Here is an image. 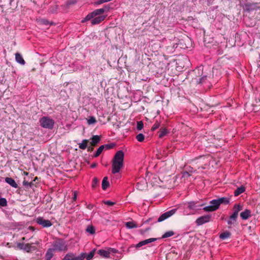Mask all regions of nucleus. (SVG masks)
Segmentation results:
<instances>
[{"label":"nucleus","mask_w":260,"mask_h":260,"mask_svg":"<svg viewBox=\"0 0 260 260\" xmlns=\"http://www.w3.org/2000/svg\"><path fill=\"white\" fill-rule=\"evenodd\" d=\"M124 154L122 150H118L114 155L112 161V173H118L123 167Z\"/></svg>","instance_id":"1"},{"label":"nucleus","mask_w":260,"mask_h":260,"mask_svg":"<svg viewBox=\"0 0 260 260\" xmlns=\"http://www.w3.org/2000/svg\"><path fill=\"white\" fill-rule=\"evenodd\" d=\"M95 249H93L89 253L86 252H81L78 255L76 253L70 252L67 253L62 260H84L86 258L87 260H91L94 255Z\"/></svg>","instance_id":"2"},{"label":"nucleus","mask_w":260,"mask_h":260,"mask_svg":"<svg viewBox=\"0 0 260 260\" xmlns=\"http://www.w3.org/2000/svg\"><path fill=\"white\" fill-rule=\"evenodd\" d=\"M97 253L104 258L111 257L112 256H113V258L116 260L120 259L121 257V253L118 250L113 248L109 247L107 250L100 249L98 251Z\"/></svg>","instance_id":"3"},{"label":"nucleus","mask_w":260,"mask_h":260,"mask_svg":"<svg viewBox=\"0 0 260 260\" xmlns=\"http://www.w3.org/2000/svg\"><path fill=\"white\" fill-rule=\"evenodd\" d=\"M110 9L111 7L109 5H104L103 8L96 9L91 13H89L85 17L84 20L82 21V22H84L85 21L90 20L96 16H101V15L105 12H109Z\"/></svg>","instance_id":"4"},{"label":"nucleus","mask_w":260,"mask_h":260,"mask_svg":"<svg viewBox=\"0 0 260 260\" xmlns=\"http://www.w3.org/2000/svg\"><path fill=\"white\" fill-rule=\"evenodd\" d=\"M55 251H67L68 246L63 239L58 238L52 243V248Z\"/></svg>","instance_id":"5"},{"label":"nucleus","mask_w":260,"mask_h":260,"mask_svg":"<svg viewBox=\"0 0 260 260\" xmlns=\"http://www.w3.org/2000/svg\"><path fill=\"white\" fill-rule=\"evenodd\" d=\"M243 8L244 12L250 14L260 9V3L247 2L244 4Z\"/></svg>","instance_id":"6"},{"label":"nucleus","mask_w":260,"mask_h":260,"mask_svg":"<svg viewBox=\"0 0 260 260\" xmlns=\"http://www.w3.org/2000/svg\"><path fill=\"white\" fill-rule=\"evenodd\" d=\"M40 125L45 128L52 129L54 125V121L47 116H44L39 120Z\"/></svg>","instance_id":"7"},{"label":"nucleus","mask_w":260,"mask_h":260,"mask_svg":"<svg viewBox=\"0 0 260 260\" xmlns=\"http://www.w3.org/2000/svg\"><path fill=\"white\" fill-rule=\"evenodd\" d=\"M204 205V204H199L198 202L196 201H191L185 204L187 209L193 211H196L198 210L201 209Z\"/></svg>","instance_id":"8"},{"label":"nucleus","mask_w":260,"mask_h":260,"mask_svg":"<svg viewBox=\"0 0 260 260\" xmlns=\"http://www.w3.org/2000/svg\"><path fill=\"white\" fill-rule=\"evenodd\" d=\"M212 219L211 214H206L198 217L196 220V223L197 225H201L204 223L210 222Z\"/></svg>","instance_id":"9"},{"label":"nucleus","mask_w":260,"mask_h":260,"mask_svg":"<svg viewBox=\"0 0 260 260\" xmlns=\"http://www.w3.org/2000/svg\"><path fill=\"white\" fill-rule=\"evenodd\" d=\"M177 209H173L170 211H168L163 214H162L157 219V222H161L169 217L172 216L176 212Z\"/></svg>","instance_id":"10"},{"label":"nucleus","mask_w":260,"mask_h":260,"mask_svg":"<svg viewBox=\"0 0 260 260\" xmlns=\"http://www.w3.org/2000/svg\"><path fill=\"white\" fill-rule=\"evenodd\" d=\"M36 222L43 228H48L52 225V222L49 220L45 219L42 217H38L36 219Z\"/></svg>","instance_id":"11"},{"label":"nucleus","mask_w":260,"mask_h":260,"mask_svg":"<svg viewBox=\"0 0 260 260\" xmlns=\"http://www.w3.org/2000/svg\"><path fill=\"white\" fill-rule=\"evenodd\" d=\"M157 239H158V238H149V239L140 241V242H139L137 244H136L134 247H135L136 248H138L142 246H144V245H145L149 243H150L151 242L156 241Z\"/></svg>","instance_id":"12"},{"label":"nucleus","mask_w":260,"mask_h":260,"mask_svg":"<svg viewBox=\"0 0 260 260\" xmlns=\"http://www.w3.org/2000/svg\"><path fill=\"white\" fill-rule=\"evenodd\" d=\"M106 17V15L96 16L92 18L91 23L93 25L98 24L102 22Z\"/></svg>","instance_id":"13"},{"label":"nucleus","mask_w":260,"mask_h":260,"mask_svg":"<svg viewBox=\"0 0 260 260\" xmlns=\"http://www.w3.org/2000/svg\"><path fill=\"white\" fill-rule=\"evenodd\" d=\"M15 59L17 62L21 65H24L25 64V61L23 58L22 56L18 52L15 53Z\"/></svg>","instance_id":"14"},{"label":"nucleus","mask_w":260,"mask_h":260,"mask_svg":"<svg viewBox=\"0 0 260 260\" xmlns=\"http://www.w3.org/2000/svg\"><path fill=\"white\" fill-rule=\"evenodd\" d=\"M251 216V211L250 210L246 209L240 213V217L243 220L247 219Z\"/></svg>","instance_id":"15"},{"label":"nucleus","mask_w":260,"mask_h":260,"mask_svg":"<svg viewBox=\"0 0 260 260\" xmlns=\"http://www.w3.org/2000/svg\"><path fill=\"white\" fill-rule=\"evenodd\" d=\"M5 181L13 187L16 188L18 187L17 184L12 178L6 177L5 178Z\"/></svg>","instance_id":"16"},{"label":"nucleus","mask_w":260,"mask_h":260,"mask_svg":"<svg viewBox=\"0 0 260 260\" xmlns=\"http://www.w3.org/2000/svg\"><path fill=\"white\" fill-rule=\"evenodd\" d=\"M53 252H55V251L52 248L47 250L45 254L46 260H51L54 255Z\"/></svg>","instance_id":"17"},{"label":"nucleus","mask_w":260,"mask_h":260,"mask_svg":"<svg viewBox=\"0 0 260 260\" xmlns=\"http://www.w3.org/2000/svg\"><path fill=\"white\" fill-rule=\"evenodd\" d=\"M110 185L109 182L108 181V178L107 177H104L102 183V187L103 190H106Z\"/></svg>","instance_id":"18"},{"label":"nucleus","mask_w":260,"mask_h":260,"mask_svg":"<svg viewBox=\"0 0 260 260\" xmlns=\"http://www.w3.org/2000/svg\"><path fill=\"white\" fill-rule=\"evenodd\" d=\"M242 206L240 204H235L233 207V214H235L236 216H238L239 212L242 210Z\"/></svg>","instance_id":"19"},{"label":"nucleus","mask_w":260,"mask_h":260,"mask_svg":"<svg viewBox=\"0 0 260 260\" xmlns=\"http://www.w3.org/2000/svg\"><path fill=\"white\" fill-rule=\"evenodd\" d=\"M237 217V216L232 214L228 220V224L230 225L234 224L236 222Z\"/></svg>","instance_id":"20"},{"label":"nucleus","mask_w":260,"mask_h":260,"mask_svg":"<svg viewBox=\"0 0 260 260\" xmlns=\"http://www.w3.org/2000/svg\"><path fill=\"white\" fill-rule=\"evenodd\" d=\"M245 190V188L243 186H241L238 187L234 191V196L237 197L239 196L240 194L244 192Z\"/></svg>","instance_id":"21"},{"label":"nucleus","mask_w":260,"mask_h":260,"mask_svg":"<svg viewBox=\"0 0 260 260\" xmlns=\"http://www.w3.org/2000/svg\"><path fill=\"white\" fill-rule=\"evenodd\" d=\"M101 137L98 135L93 136L91 138V144L95 146L100 141Z\"/></svg>","instance_id":"22"},{"label":"nucleus","mask_w":260,"mask_h":260,"mask_svg":"<svg viewBox=\"0 0 260 260\" xmlns=\"http://www.w3.org/2000/svg\"><path fill=\"white\" fill-rule=\"evenodd\" d=\"M35 250L36 248L35 246H32L31 244L27 243L24 244L23 250L27 252H30L31 249Z\"/></svg>","instance_id":"23"},{"label":"nucleus","mask_w":260,"mask_h":260,"mask_svg":"<svg viewBox=\"0 0 260 260\" xmlns=\"http://www.w3.org/2000/svg\"><path fill=\"white\" fill-rule=\"evenodd\" d=\"M159 138H162L164 136L169 133V131L166 128H161L158 132Z\"/></svg>","instance_id":"24"},{"label":"nucleus","mask_w":260,"mask_h":260,"mask_svg":"<svg viewBox=\"0 0 260 260\" xmlns=\"http://www.w3.org/2000/svg\"><path fill=\"white\" fill-rule=\"evenodd\" d=\"M219 202V206L221 204L227 205L230 203V200L226 197H222L217 199Z\"/></svg>","instance_id":"25"},{"label":"nucleus","mask_w":260,"mask_h":260,"mask_svg":"<svg viewBox=\"0 0 260 260\" xmlns=\"http://www.w3.org/2000/svg\"><path fill=\"white\" fill-rule=\"evenodd\" d=\"M125 226L128 229H134L138 227V224L134 221L126 222L125 224Z\"/></svg>","instance_id":"26"},{"label":"nucleus","mask_w":260,"mask_h":260,"mask_svg":"<svg viewBox=\"0 0 260 260\" xmlns=\"http://www.w3.org/2000/svg\"><path fill=\"white\" fill-rule=\"evenodd\" d=\"M210 204L212 206L215 211L219 207V204L217 199L212 200L210 202Z\"/></svg>","instance_id":"27"},{"label":"nucleus","mask_w":260,"mask_h":260,"mask_svg":"<svg viewBox=\"0 0 260 260\" xmlns=\"http://www.w3.org/2000/svg\"><path fill=\"white\" fill-rule=\"evenodd\" d=\"M8 206V201L5 198H3L0 195V208L6 207Z\"/></svg>","instance_id":"28"},{"label":"nucleus","mask_w":260,"mask_h":260,"mask_svg":"<svg viewBox=\"0 0 260 260\" xmlns=\"http://www.w3.org/2000/svg\"><path fill=\"white\" fill-rule=\"evenodd\" d=\"M231 234L229 231H225L223 233H222L219 235V238L222 240H225L227 238H229L230 237Z\"/></svg>","instance_id":"29"},{"label":"nucleus","mask_w":260,"mask_h":260,"mask_svg":"<svg viewBox=\"0 0 260 260\" xmlns=\"http://www.w3.org/2000/svg\"><path fill=\"white\" fill-rule=\"evenodd\" d=\"M88 142V140L86 139L83 140L81 143L79 144V147L80 149L84 150L87 148V144Z\"/></svg>","instance_id":"30"},{"label":"nucleus","mask_w":260,"mask_h":260,"mask_svg":"<svg viewBox=\"0 0 260 260\" xmlns=\"http://www.w3.org/2000/svg\"><path fill=\"white\" fill-rule=\"evenodd\" d=\"M77 3V0H68L63 6L66 8H69L71 6L76 4Z\"/></svg>","instance_id":"31"},{"label":"nucleus","mask_w":260,"mask_h":260,"mask_svg":"<svg viewBox=\"0 0 260 260\" xmlns=\"http://www.w3.org/2000/svg\"><path fill=\"white\" fill-rule=\"evenodd\" d=\"M86 231L91 235H93L95 233V228L92 225H88L86 229Z\"/></svg>","instance_id":"32"},{"label":"nucleus","mask_w":260,"mask_h":260,"mask_svg":"<svg viewBox=\"0 0 260 260\" xmlns=\"http://www.w3.org/2000/svg\"><path fill=\"white\" fill-rule=\"evenodd\" d=\"M175 233L172 231L166 232L161 237V239L167 238L174 235Z\"/></svg>","instance_id":"33"},{"label":"nucleus","mask_w":260,"mask_h":260,"mask_svg":"<svg viewBox=\"0 0 260 260\" xmlns=\"http://www.w3.org/2000/svg\"><path fill=\"white\" fill-rule=\"evenodd\" d=\"M104 149V146L103 145L100 146L99 147V148L97 149L95 153L94 154V157H96L99 156L101 154V153L103 151Z\"/></svg>","instance_id":"34"},{"label":"nucleus","mask_w":260,"mask_h":260,"mask_svg":"<svg viewBox=\"0 0 260 260\" xmlns=\"http://www.w3.org/2000/svg\"><path fill=\"white\" fill-rule=\"evenodd\" d=\"M58 9V6L56 5H54L53 6H51L49 9L48 11L49 13H54L57 12Z\"/></svg>","instance_id":"35"},{"label":"nucleus","mask_w":260,"mask_h":260,"mask_svg":"<svg viewBox=\"0 0 260 260\" xmlns=\"http://www.w3.org/2000/svg\"><path fill=\"white\" fill-rule=\"evenodd\" d=\"M99 182V180L98 179V178L94 177L92 180L91 187L93 189H95L96 188V187L97 186Z\"/></svg>","instance_id":"36"},{"label":"nucleus","mask_w":260,"mask_h":260,"mask_svg":"<svg viewBox=\"0 0 260 260\" xmlns=\"http://www.w3.org/2000/svg\"><path fill=\"white\" fill-rule=\"evenodd\" d=\"M96 122V119L93 116H90L87 120L88 124H92L95 123Z\"/></svg>","instance_id":"37"},{"label":"nucleus","mask_w":260,"mask_h":260,"mask_svg":"<svg viewBox=\"0 0 260 260\" xmlns=\"http://www.w3.org/2000/svg\"><path fill=\"white\" fill-rule=\"evenodd\" d=\"M203 210L206 212H213L215 211L211 205L204 207Z\"/></svg>","instance_id":"38"},{"label":"nucleus","mask_w":260,"mask_h":260,"mask_svg":"<svg viewBox=\"0 0 260 260\" xmlns=\"http://www.w3.org/2000/svg\"><path fill=\"white\" fill-rule=\"evenodd\" d=\"M144 135L143 134H139L136 136V139L138 141L141 142L144 140Z\"/></svg>","instance_id":"39"},{"label":"nucleus","mask_w":260,"mask_h":260,"mask_svg":"<svg viewBox=\"0 0 260 260\" xmlns=\"http://www.w3.org/2000/svg\"><path fill=\"white\" fill-rule=\"evenodd\" d=\"M103 145L104 146V148L106 150H109L113 148L115 145L114 143H109Z\"/></svg>","instance_id":"40"},{"label":"nucleus","mask_w":260,"mask_h":260,"mask_svg":"<svg viewBox=\"0 0 260 260\" xmlns=\"http://www.w3.org/2000/svg\"><path fill=\"white\" fill-rule=\"evenodd\" d=\"M144 126L143 122L142 121H138L137 124V128L138 130H141Z\"/></svg>","instance_id":"41"},{"label":"nucleus","mask_w":260,"mask_h":260,"mask_svg":"<svg viewBox=\"0 0 260 260\" xmlns=\"http://www.w3.org/2000/svg\"><path fill=\"white\" fill-rule=\"evenodd\" d=\"M23 185L27 187H31V185H32V183L31 182H29L28 181L24 180L23 181Z\"/></svg>","instance_id":"42"},{"label":"nucleus","mask_w":260,"mask_h":260,"mask_svg":"<svg viewBox=\"0 0 260 260\" xmlns=\"http://www.w3.org/2000/svg\"><path fill=\"white\" fill-rule=\"evenodd\" d=\"M160 126V123L159 122H155L152 126L151 129L152 131H155Z\"/></svg>","instance_id":"43"},{"label":"nucleus","mask_w":260,"mask_h":260,"mask_svg":"<svg viewBox=\"0 0 260 260\" xmlns=\"http://www.w3.org/2000/svg\"><path fill=\"white\" fill-rule=\"evenodd\" d=\"M24 246V243H18L17 244V247L20 250H23Z\"/></svg>","instance_id":"44"},{"label":"nucleus","mask_w":260,"mask_h":260,"mask_svg":"<svg viewBox=\"0 0 260 260\" xmlns=\"http://www.w3.org/2000/svg\"><path fill=\"white\" fill-rule=\"evenodd\" d=\"M104 203L105 205H107L110 206H113L115 204L114 202H111L110 201H104Z\"/></svg>","instance_id":"45"},{"label":"nucleus","mask_w":260,"mask_h":260,"mask_svg":"<svg viewBox=\"0 0 260 260\" xmlns=\"http://www.w3.org/2000/svg\"><path fill=\"white\" fill-rule=\"evenodd\" d=\"M206 79H207L206 76H204L202 77V78H201L199 79V81H198V83L199 84L203 83Z\"/></svg>","instance_id":"46"},{"label":"nucleus","mask_w":260,"mask_h":260,"mask_svg":"<svg viewBox=\"0 0 260 260\" xmlns=\"http://www.w3.org/2000/svg\"><path fill=\"white\" fill-rule=\"evenodd\" d=\"M93 146H89L88 147L87 146V149L88 152H91L93 150Z\"/></svg>","instance_id":"47"},{"label":"nucleus","mask_w":260,"mask_h":260,"mask_svg":"<svg viewBox=\"0 0 260 260\" xmlns=\"http://www.w3.org/2000/svg\"><path fill=\"white\" fill-rule=\"evenodd\" d=\"M77 194L76 192H74L73 197L72 198L73 201H76L77 199Z\"/></svg>","instance_id":"48"},{"label":"nucleus","mask_w":260,"mask_h":260,"mask_svg":"<svg viewBox=\"0 0 260 260\" xmlns=\"http://www.w3.org/2000/svg\"><path fill=\"white\" fill-rule=\"evenodd\" d=\"M42 22L45 25H48L49 24V21L45 19L43 20Z\"/></svg>","instance_id":"49"},{"label":"nucleus","mask_w":260,"mask_h":260,"mask_svg":"<svg viewBox=\"0 0 260 260\" xmlns=\"http://www.w3.org/2000/svg\"><path fill=\"white\" fill-rule=\"evenodd\" d=\"M93 205H92V204H89V205H88L87 206V208L88 209H90V210L92 209L93 208Z\"/></svg>","instance_id":"50"},{"label":"nucleus","mask_w":260,"mask_h":260,"mask_svg":"<svg viewBox=\"0 0 260 260\" xmlns=\"http://www.w3.org/2000/svg\"><path fill=\"white\" fill-rule=\"evenodd\" d=\"M96 166H97V164L96 163H94L91 165V168H94L96 167Z\"/></svg>","instance_id":"51"},{"label":"nucleus","mask_w":260,"mask_h":260,"mask_svg":"<svg viewBox=\"0 0 260 260\" xmlns=\"http://www.w3.org/2000/svg\"><path fill=\"white\" fill-rule=\"evenodd\" d=\"M21 240H22V241L25 240V237H23V238L21 239Z\"/></svg>","instance_id":"52"},{"label":"nucleus","mask_w":260,"mask_h":260,"mask_svg":"<svg viewBox=\"0 0 260 260\" xmlns=\"http://www.w3.org/2000/svg\"><path fill=\"white\" fill-rule=\"evenodd\" d=\"M30 229H31V230H34V228L32 226H30Z\"/></svg>","instance_id":"53"}]
</instances>
